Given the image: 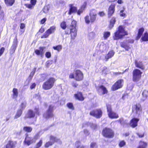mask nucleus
Wrapping results in <instances>:
<instances>
[{"label":"nucleus","mask_w":148,"mask_h":148,"mask_svg":"<svg viewBox=\"0 0 148 148\" xmlns=\"http://www.w3.org/2000/svg\"><path fill=\"white\" fill-rule=\"evenodd\" d=\"M97 15V12L95 10H92L90 12V21L91 22H93L96 20Z\"/></svg>","instance_id":"17"},{"label":"nucleus","mask_w":148,"mask_h":148,"mask_svg":"<svg viewBox=\"0 0 148 148\" xmlns=\"http://www.w3.org/2000/svg\"><path fill=\"white\" fill-rule=\"evenodd\" d=\"M95 36V33L93 32L90 33L89 34V37L90 39L93 38Z\"/></svg>","instance_id":"44"},{"label":"nucleus","mask_w":148,"mask_h":148,"mask_svg":"<svg viewBox=\"0 0 148 148\" xmlns=\"http://www.w3.org/2000/svg\"><path fill=\"white\" fill-rule=\"evenodd\" d=\"M125 145V142L124 140H122L120 142L119 146L120 147H122Z\"/></svg>","instance_id":"42"},{"label":"nucleus","mask_w":148,"mask_h":148,"mask_svg":"<svg viewBox=\"0 0 148 148\" xmlns=\"http://www.w3.org/2000/svg\"><path fill=\"white\" fill-rule=\"evenodd\" d=\"M144 30V29L143 28H141L139 29L138 36L136 38L137 40H138L142 36Z\"/></svg>","instance_id":"28"},{"label":"nucleus","mask_w":148,"mask_h":148,"mask_svg":"<svg viewBox=\"0 0 148 148\" xmlns=\"http://www.w3.org/2000/svg\"><path fill=\"white\" fill-rule=\"evenodd\" d=\"M53 106L50 105L49 106V108L47 112L44 113L43 116L46 119H48L52 117L53 116Z\"/></svg>","instance_id":"6"},{"label":"nucleus","mask_w":148,"mask_h":148,"mask_svg":"<svg viewBox=\"0 0 148 148\" xmlns=\"http://www.w3.org/2000/svg\"><path fill=\"white\" fill-rule=\"evenodd\" d=\"M114 7L113 5L110 6L109 8L108 11V16H111L114 12Z\"/></svg>","instance_id":"25"},{"label":"nucleus","mask_w":148,"mask_h":148,"mask_svg":"<svg viewBox=\"0 0 148 148\" xmlns=\"http://www.w3.org/2000/svg\"><path fill=\"white\" fill-rule=\"evenodd\" d=\"M75 79L77 81L82 80L83 78L84 75L82 72L79 70H77L75 71Z\"/></svg>","instance_id":"8"},{"label":"nucleus","mask_w":148,"mask_h":148,"mask_svg":"<svg viewBox=\"0 0 148 148\" xmlns=\"http://www.w3.org/2000/svg\"><path fill=\"white\" fill-rule=\"evenodd\" d=\"M120 45L121 47L124 48L126 50H128L130 48L129 44L126 41L121 42Z\"/></svg>","instance_id":"22"},{"label":"nucleus","mask_w":148,"mask_h":148,"mask_svg":"<svg viewBox=\"0 0 148 148\" xmlns=\"http://www.w3.org/2000/svg\"><path fill=\"white\" fill-rule=\"evenodd\" d=\"M36 139H37L35 137L32 138L27 136L26 137L25 142L26 144L29 145L33 143H35Z\"/></svg>","instance_id":"16"},{"label":"nucleus","mask_w":148,"mask_h":148,"mask_svg":"<svg viewBox=\"0 0 148 148\" xmlns=\"http://www.w3.org/2000/svg\"><path fill=\"white\" fill-rule=\"evenodd\" d=\"M107 109L108 115L109 118L111 119H116L119 117L118 114L112 110L110 105H107Z\"/></svg>","instance_id":"5"},{"label":"nucleus","mask_w":148,"mask_h":148,"mask_svg":"<svg viewBox=\"0 0 148 148\" xmlns=\"http://www.w3.org/2000/svg\"><path fill=\"white\" fill-rule=\"evenodd\" d=\"M90 125L92 128L95 129L97 128V126L96 124L92 123H90Z\"/></svg>","instance_id":"47"},{"label":"nucleus","mask_w":148,"mask_h":148,"mask_svg":"<svg viewBox=\"0 0 148 148\" xmlns=\"http://www.w3.org/2000/svg\"><path fill=\"white\" fill-rule=\"evenodd\" d=\"M139 121L138 118H134L130 122V125L133 128L136 127L137 125V123Z\"/></svg>","instance_id":"18"},{"label":"nucleus","mask_w":148,"mask_h":148,"mask_svg":"<svg viewBox=\"0 0 148 148\" xmlns=\"http://www.w3.org/2000/svg\"><path fill=\"white\" fill-rule=\"evenodd\" d=\"M17 47V44H14L11 47V49H12L13 50V52H14L16 49V48Z\"/></svg>","instance_id":"46"},{"label":"nucleus","mask_w":148,"mask_h":148,"mask_svg":"<svg viewBox=\"0 0 148 148\" xmlns=\"http://www.w3.org/2000/svg\"><path fill=\"white\" fill-rule=\"evenodd\" d=\"M23 110L19 109L17 111L14 116V119H16L19 117L22 113Z\"/></svg>","instance_id":"26"},{"label":"nucleus","mask_w":148,"mask_h":148,"mask_svg":"<svg viewBox=\"0 0 148 148\" xmlns=\"http://www.w3.org/2000/svg\"><path fill=\"white\" fill-rule=\"evenodd\" d=\"M141 39L144 41H148V33H145L142 36Z\"/></svg>","instance_id":"30"},{"label":"nucleus","mask_w":148,"mask_h":148,"mask_svg":"<svg viewBox=\"0 0 148 148\" xmlns=\"http://www.w3.org/2000/svg\"><path fill=\"white\" fill-rule=\"evenodd\" d=\"M14 2V0H5V3L7 5H12Z\"/></svg>","instance_id":"32"},{"label":"nucleus","mask_w":148,"mask_h":148,"mask_svg":"<svg viewBox=\"0 0 148 148\" xmlns=\"http://www.w3.org/2000/svg\"><path fill=\"white\" fill-rule=\"evenodd\" d=\"M40 50H39L41 53L42 55H43L44 53L43 51L44 49H45L44 47H40L39 48Z\"/></svg>","instance_id":"48"},{"label":"nucleus","mask_w":148,"mask_h":148,"mask_svg":"<svg viewBox=\"0 0 148 148\" xmlns=\"http://www.w3.org/2000/svg\"><path fill=\"white\" fill-rule=\"evenodd\" d=\"M142 108L140 105L139 104L134 105L132 108V110L133 112L139 115L141 113Z\"/></svg>","instance_id":"10"},{"label":"nucleus","mask_w":148,"mask_h":148,"mask_svg":"<svg viewBox=\"0 0 148 148\" xmlns=\"http://www.w3.org/2000/svg\"><path fill=\"white\" fill-rule=\"evenodd\" d=\"M23 130L27 132H30L32 130V128L30 127H25L23 128Z\"/></svg>","instance_id":"36"},{"label":"nucleus","mask_w":148,"mask_h":148,"mask_svg":"<svg viewBox=\"0 0 148 148\" xmlns=\"http://www.w3.org/2000/svg\"><path fill=\"white\" fill-rule=\"evenodd\" d=\"M116 21L115 18H112L110 21V28H112L114 26V24Z\"/></svg>","instance_id":"35"},{"label":"nucleus","mask_w":148,"mask_h":148,"mask_svg":"<svg viewBox=\"0 0 148 148\" xmlns=\"http://www.w3.org/2000/svg\"><path fill=\"white\" fill-rule=\"evenodd\" d=\"M142 72L140 70L136 69L133 71V80L134 82H137L140 79Z\"/></svg>","instance_id":"3"},{"label":"nucleus","mask_w":148,"mask_h":148,"mask_svg":"<svg viewBox=\"0 0 148 148\" xmlns=\"http://www.w3.org/2000/svg\"><path fill=\"white\" fill-rule=\"evenodd\" d=\"M36 86V84L35 83H33L30 86V88L31 89L34 88Z\"/></svg>","instance_id":"61"},{"label":"nucleus","mask_w":148,"mask_h":148,"mask_svg":"<svg viewBox=\"0 0 148 148\" xmlns=\"http://www.w3.org/2000/svg\"><path fill=\"white\" fill-rule=\"evenodd\" d=\"M45 56L47 58H49L51 56V53L50 52H47L45 54Z\"/></svg>","instance_id":"51"},{"label":"nucleus","mask_w":148,"mask_h":148,"mask_svg":"<svg viewBox=\"0 0 148 148\" xmlns=\"http://www.w3.org/2000/svg\"><path fill=\"white\" fill-rule=\"evenodd\" d=\"M46 21V19L45 18H43L41 21L40 23L41 24H44Z\"/></svg>","instance_id":"59"},{"label":"nucleus","mask_w":148,"mask_h":148,"mask_svg":"<svg viewBox=\"0 0 148 148\" xmlns=\"http://www.w3.org/2000/svg\"><path fill=\"white\" fill-rule=\"evenodd\" d=\"M96 145L95 143H91L90 146V148H94Z\"/></svg>","instance_id":"56"},{"label":"nucleus","mask_w":148,"mask_h":148,"mask_svg":"<svg viewBox=\"0 0 148 148\" xmlns=\"http://www.w3.org/2000/svg\"><path fill=\"white\" fill-rule=\"evenodd\" d=\"M34 112H33L31 110H29L26 115V117L27 118H31L34 117L35 115V113L39 115V112L38 110V109L36 108L35 109Z\"/></svg>","instance_id":"15"},{"label":"nucleus","mask_w":148,"mask_h":148,"mask_svg":"<svg viewBox=\"0 0 148 148\" xmlns=\"http://www.w3.org/2000/svg\"><path fill=\"white\" fill-rule=\"evenodd\" d=\"M123 118H121L119 120V121L120 122V123L121 124H122L123 123L122 122L123 121Z\"/></svg>","instance_id":"64"},{"label":"nucleus","mask_w":148,"mask_h":148,"mask_svg":"<svg viewBox=\"0 0 148 148\" xmlns=\"http://www.w3.org/2000/svg\"><path fill=\"white\" fill-rule=\"evenodd\" d=\"M124 26L120 25L117 28L116 32L114 34L113 38L114 40L121 39L125 35H127V32L125 31Z\"/></svg>","instance_id":"1"},{"label":"nucleus","mask_w":148,"mask_h":148,"mask_svg":"<svg viewBox=\"0 0 148 148\" xmlns=\"http://www.w3.org/2000/svg\"><path fill=\"white\" fill-rule=\"evenodd\" d=\"M86 6V3H84L83 5L81 6L80 9H79L77 12V13L78 15H80L83 11L84 10V9L85 8Z\"/></svg>","instance_id":"29"},{"label":"nucleus","mask_w":148,"mask_h":148,"mask_svg":"<svg viewBox=\"0 0 148 148\" xmlns=\"http://www.w3.org/2000/svg\"><path fill=\"white\" fill-rule=\"evenodd\" d=\"M56 29V27L54 26L51 27L44 33V35L41 37L42 38H47L49 34L53 33L55 32Z\"/></svg>","instance_id":"11"},{"label":"nucleus","mask_w":148,"mask_h":148,"mask_svg":"<svg viewBox=\"0 0 148 148\" xmlns=\"http://www.w3.org/2000/svg\"><path fill=\"white\" fill-rule=\"evenodd\" d=\"M70 9L68 12L69 14L70 15L72 13H73L76 11L77 8L76 7L73 6V4H70L69 5Z\"/></svg>","instance_id":"23"},{"label":"nucleus","mask_w":148,"mask_h":148,"mask_svg":"<svg viewBox=\"0 0 148 148\" xmlns=\"http://www.w3.org/2000/svg\"><path fill=\"white\" fill-rule=\"evenodd\" d=\"M85 20L86 23L87 24H88L90 22L89 16H86L85 17Z\"/></svg>","instance_id":"45"},{"label":"nucleus","mask_w":148,"mask_h":148,"mask_svg":"<svg viewBox=\"0 0 148 148\" xmlns=\"http://www.w3.org/2000/svg\"><path fill=\"white\" fill-rule=\"evenodd\" d=\"M76 22L73 21L71 25L70 32L71 36L72 39H74L77 35V30L75 28Z\"/></svg>","instance_id":"4"},{"label":"nucleus","mask_w":148,"mask_h":148,"mask_svg":"<svg viewBox=\"0 0 148 148\" xmlns=\"http://www.w3.org/2000/svg\"><path fill=\"white\" fill-rule=\"evenodd\" d=\"M90 114L96 118H99L102 116V112L100 109H96L90 111Z\"/></svg>","instance_id":"9"},{"label":"nucleus","mask_w":148,"mask_h":148,"mask_svg":"<svg viewBox=\"0 0 148 148\" xmlns=\"http://www.w3.org/2000/svg\"><path fill=\"white\" fill-rule=\"evenodd\" d=\"M103 36L105 39H106L108 38L110 35V33L109 32H104L103 34Z\"/></svg>","instance_id":"38"},{"label":"nucleus","mask_w":148,"mask_h":148,"mask_svg":"<svg viewBox=\"0 0 148 148\" xmlns=\"http://www.w3.org/2000/svg\"><path fill=\"white\" fill-rule=\"evenodd\" d=\"M127 42L128 44L129 43H133L134 42V40L132 39H129L128 40H127L126 41Z\"/></svg>","instance_id":"57"},{"label":"nucleus","mask_w":148,"mask_h":148,"mask_svg":"<svg viewBox=\"0 0 148 148\" xmlns=\"http://www.w3.org/2000/svg\"><path fill=\"white\" fill-rule=\"evenodd\" d=\"M26 103L24 101L23 103H22L20 106V108L19 109H21L23 110L25 108L26 106Z\"/></svg>","instance_id":"37"},{"label":"nucleus","mask_w":148,"mask_h":148,"mask_svg":"<svg viewBox=\"0 0 148 148\" xmlns=\"http://www.w3.org/2000/svg\"><path fill=\"white\" fill-rule=\"evenodd\" d=\"M16 144V142L9 140L5 146V148H14Z\"/></svg>","instance_id":"19"},{"label":"nucleus","mask_w":148,"mask_h":148,"mask_svg":"<svg viewBox=\"0 0 148 148\" xmlns=\"http://www.w3.org/2000/svg\"><path fill=\"white\" fill-rule=\"evenodd\" d=\"M114 52L112 51H109L105 57V59H106V60H107L108 59L114 56Z\"/></svg>","instance_id":"27"},{"label":"nucleus","mask_w":148,"mask_h":148,"mask_svg":"<svg viewBox=\"0 0 148 148\" xmlns=\"http://www.w3.org/2000/svg\"><path fill=\"white\" fill-rule=\"evenodd\" d=\"M123 80L120 79L118 80L112 87V90H115L121 88L123 86Z\"/></svg>","instance_id":"13"},{"label":"nucleus","mask_w":148,"mask_h":148,"mask_svg":"<svg viewBox=\"0 0 148 148\" xmlns=\"http://www.w3.org/2000/svg\"><path fill=\"white\" fill-rule=\"evenodd\" d=\"M42 142V140H40V141L36 144L35 148H39L41 145Z\"/></svg>","instance_id":"41"},{"label":"nucleus","mask_w":148,"mask_h":148,"mask_svg":"<svg viewBox=\"0 0 148 148\" xmlns=\"http://www.w3.org/2000/svg\"><path fill=\"white\" fill-rule=\"evenodd\" d=\"M4 12L1 9L0 10V19H3L4 18Z\"/></svg>","instance_id":"43"},{"label":"nucleus","mask_w":148,"mask_h":148,"mask_svg":"<svg viewBox=\"0 0 148 148\" xmlns=\"http://www.w3.org/2000/svg\"><path fill=\"white\" fill-rule=\"evenodd\" d=\"M99 14L101 16H103L105 14L103 12H99Z\"/></svg>","instance_id":"60"},{"label":"nucleus","mask_w":148,"mask_h":148,"mask_svg":"<svg viewBox=\"0 0 148 148\" xmlns=\"http://www.w3.org/2000/svg\"><path fill=\"white\" fill-rule=\"evenodd\" d=\"M102 134L103 136L106 137L112 138L114 136V133L112 131L107 128H106L103 130Z\"/></svg>","instance_id":"7"},{"label":"nucleus","mask_w":148,"mask_h":148,"mask_svg":"<svg viewBox=\"0 0 148 148\" xmlns=\"http://www.w3.org/2000/svg\"><path fill=\"white\" fill-rule=\"evenodd\" d=\"M137 134L138 136L140 138H141V137H143L144 135V134L143 133H137Z\"/></svg>","instance_id":"58"},{"label":"nucleus","mask_w":148,"mask_h":148,"mask_svg":"<svg viewBox=\"0 0 148 148\" xmlns=\"http://www.w3.org/2000/svg\"><path fill=\"white\" fill-rule=\"evenodd\" d=\"M55 81L56 79L54 78H50L43 84L42 88L45 90L50 89L53 86Z\"/></svg>","instance_id":"2"},{"label":"nucleus","mask_w":148,"mask_h":148,"mask_svg":"<svg viewBox=\"0 0 148 148\" xmlns=\"http://www.w3.org/2000/svg\"><path fill=\"white\" fill-rule=\"evenodd\" d=\"M84 132L86 136H87L89 134L88 131L86 130H84Z\"/></svg>","instance_id":"53"},{"label":"nucleus","mask_w":148,"mask_h":148,"mask_svg":"<svg viewBox=\"0 0 148 148\" xmlns=\"http://www.w3.org/2000/svg\"><path fill=\"white\" fill-rule=\"evenodd\" d=\"M75 71L74 72V73H71L69 75V77L70 78H74L75 79Z\"/></svg>","instance_id":"52"},{"label":"nucleus","mask_w":148,"mask_h":148,"mask_svg":"<svg viewBox=\"0 0 148 148\" xmlns=\"http://www.w3.org/2000/svg\"><path fill=\"white\" fill-rule=\"evenodd\" d=\"M35 53L37 55H42L39 50L36 49L35 51Z\"/></svg>","instance_id":"54"},{"label":"nucleus","mask_w":148,"mask_h":148,"mask_svg":"<svg viewBox=\"0 0 148 148\" xmlns=\"http://www.w3.org/2000/svg\"><path fill=\"white\" fill-rule=\"evenodd\" d=\"M61 27L63 29H65L66 27V23L64 21H63L60 24Z\"/></svg>","instance_id":"40"},{"label":"nucleus","mask_w":148,"mask_h":148,"mask_svg":"<svg viewBox=\"0 0 148 148\" xmlns=\"http://www.w3.org/2000/svg\"><path fill=\"white\" fill-rule=\"evenodd\" d=\"M25 27V25L24 23H21L20 26V29H23Z\"/></svg>","instance_id":"55"},{"label":"nucleus","mask_w":148,"mask_h":148,"mask_svg":"<svg viewBox=\"0 0 148 148\" xmlns=\"http://www.w3.org/2000/svg\"><path fill=\"white\" fill-rule=\"evenodd\" d=\"M72 85L73 86L76 87L77 86L78 84L75 83H73Z\"/></svg>","instance_id":"63"},{"label":"nucleus","mask_w":148,"mask_h":148,"mask_svg":"<svg viewBox=\"0 0 148 148\" xmlns=\"http://www.w3.org/2000/svg\"><path fill=\"white\" fill-rule=\"evenodd\" d=\"M44 31V29L43 28H41L39 30V32L41 33L43 32Z\"/></svg>","instance_id":"62"},{"label":"nucleus","mask_w":148,"mask_h":148,"mask_svg":"<svg viewBox=\"0 0 148 148\" xmlns=\"http://www.w3.org/2000/svg\"><path fill=\"white\" fill-rule=\"evenodd\" d=\"M53 48L54 50L59 52L62 49V46L61 45H58L56 46H53Z\"/></svg>","instance_id":"33"},{"label":"nucleus","mask_w":148,"mask_h":148,"mask_svg":"<svg viewBox=\"0 0 148 148\" xmlns=\"http://www.w3.org/2000/svg\"><path fill=\"white\" fill-rule=\"evenodd\" d=\"M147 145V143L143 141H140V145L138 148H146Z\"/></svg>","instance_id":"31"},{"label":"nucleus","mask_w":148,"mask_h":148,"mask_svg":"<svg viewBox=\"0 0 148 148\" xmlns=\"http://www.w3.org/2000/svg\"><path fill=\"white\" fill-rule=\"evenodd\" d=\"M135 64L136 67L137 68L143 70L145 68V67L142 62L136 60L135 62Z\"/></svg>","instance_id":"21"},{"label":"nucleus","mask_w":148,"mask_h":148,"mask_svg":"<svg viewBox=\"0 0 148 148\" xmlns=\"http://www.w3.org/2000/svg\"><path fill=\"white\" fill-rule=\"evenodd\" d=\"M124 11V10H121L120 11V14L121 16H124L125 15V13H123Z\"/></svg>","instance_id":"50"},{"label":"nucleus","mask_w":148,"mask_h":148,"mask_svg":"<svg viewBox=\"0 0 148 148\" xmlns=\"http://www.w3.org/2000/svg\"><path fill=\"white\" fill-rule=\"evenodd\" d=\"M36 2V0H31V4H25V5L29 9L33 8L35 5Z\"/></svg>","instance_id":"20"},{"label":"nucleus","mask_w":148,"mask_h":148,"mask_svg":"<svg viewBox=\"0 0 148 148\" xmlns=\"http://www.w3.org/2000/svg\"><path fill=\"white\" fill-rule=\"evenodd\" d=\"M13 97L14 98H16L17 97L18 95V90L16 88H13Z\"/></svg>","instance_id":"34"},{"label":"nucleus","mask_w":148,"mask_h":148,"mask_svg":"<svg viewBox=\"0 0 148 148\" xmlns=\"http://www.w3.org/2000/svg\"><path fill=\"white\" fill-rule=\"evenodd\" d=\"M59 141V139H57L53 136H51L50 137V141L46 143L45 145V147L46 148L52 145L55 142H58Z\"/></svg>","instance_id":"12"},{"label":"nucleus","mask_w":148,"mask_h":148,"mask_svg":"<svg viewBox=\"0 0 148 148\" xmlns=\"http://www.w3.org/2000/svg\"><path fill=\"white\" fill-rule=\"evenodd\" d=\"M67 106L68 108L71 109L73 110L74 109V107L72 103H69L67 104Z\"/></svg>","instance_id":"39"},{"label":"nucleus","mask_w":148,"mask_h":148,"mask_svg":"<svg viewBox=\"0 0 148 148\" xmlns=\"http://www.w3.org/2000/svg\"><path fill=\"white\" fill-rule=\"evenodd\" d=\"M5 49L4 47H2L0 49V56H1L4 52Z\"/></svg>","instance_id":"49"},{"label":"nucleus","mask_w":148,"mask_h":148,"mask_svg":"<svg viewBox=\"0 0 148 148\" xmlns=\"http://www.w3.org/2000/svg\"><path fill=\"white\" fill-rule=\"evenodd\" d=\"M74 96L76 99L79 100L83 101L84 99L82 93L80 92H78L77 94H75Z\"/></svg>","instance_id":"24"},{"label":"nucleus","mask_w":148,"mask_h":148,"mask_svg":"<svg viewBox=\"0 0 148 148\" xmlns=\"http://www.w3.org/2000/svg\"><path fill=\"white\" fill-rule=\"evenodd\" d=\"M97 90L100 95L107 93L108 90L103 85H100L96 88Z\"/></svg>","instance_id":"14"}]
</instances>
